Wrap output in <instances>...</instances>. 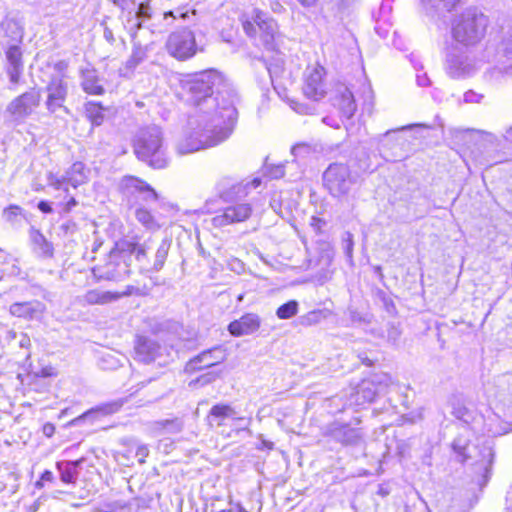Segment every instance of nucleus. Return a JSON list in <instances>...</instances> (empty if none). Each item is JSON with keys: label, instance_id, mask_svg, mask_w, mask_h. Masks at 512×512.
Segmentation results:
<instances>
[{"label": "nucleus", "instance_id": "nucleus-26", "mask_svg": "<svg viewBox=\"0 0 512 512\" xmlns=\"http://www.w3.org/2000/svg\"><path fill=\"white\" fill-rule=\"evenodd\" d=\"M30 239L33 245V250L40 258H52L54 255V247L45 236L36 229H32L30 232Z\"/></svg>", "mask_w": 512, "mask_h": 512}, {"label": "nucleus", "instance_id": "nucleus-22", "mask_svg": "<svg viewBox=\"0 0 512 512\" xmlns=\"http://www.w3.org/2000/svg\"><path fill=\"white\" fill-rule=\"evenodd\" d=\"M45 309L46 307L44 303L38 300H33L13 303L9 308V312L11 315L18 318L37 320L41 318Z\"/></svg>", "mask_w": 512, "mask_h": 512}, {"label": "nucleus", "instance_id": "nucleus-42", "mask_svg": "<svg viewBox=\"0 0 512 512\" xmlns=\"http://www.w3.org/2000/svg\"><path fill=\"white\" fill-rule=\"evenodd\" d=\"M285 174L284 166L282 164L278 165H268L266 164L264 167V175L271 179H279L283 177Z\"/></svg>", "mask_w": 512, "mask_h": 512}, {"label": "nucleus", "instance_id": "nucleus-49", "mask_svg": "<svg viewBox=\"0 0 512 512\" xmlns=\"http://www.w3.org/2000/svg\"><path fill=\"white\" fill-rule=\"evenodd\" d=\"M484 98L483 94L469 90L464 93V102L466 103H480Z\"/></svg>", "mask_w": 512, "mask_h": 512}, {"label": "nucleus", "instance_id": "nucleus-53", "mask_svg": "<svg viewBox=\"0 0 512 512\" xmlns=\"http://www.w3.org/2000/svg\"><path fill=\"white\" fill-rule=\"evenodd\" d=\"M149 455V449L146 445L138 446L136 450V457L138 458L139 463H144L145 458Z\"/></svg>", "mask_w": 512, "mask_h": 512}, {"label": "nucleus", "instance_id": "nucleus-48", "mask_svg": "<svg viewBox=\"0 0 512 512\" xmlns=\"http://www.w3.org/2000/svg\"><path fill=\"white\" fill-rule=\"evenodd\" d=\"M145 57V51H133L130 59L127 61L129 68L136 67Z\"/></svg>", "mask_w": 512, "mask_h": 512}, {"label": "nucleus", "instance_id": "nucleus-57", "mask_svg": "<svg viewBox=\"0 0 512 512\" xmlns=\"http://www.w3.org/2000/svg\"><path fill=\"white\" fill-rule=\"evenodd\" d=\"M416 81L418 86L420 87H426L430 85V79L428 78L427 74H418L416 77Z\"/></svg>", "mask_w": 512, "mask_h": 512}, {"label": "nucleus", "instance_id": "nucleus-28", "mask_svg": "<svg viewBox=\"0 0 512 512\" xmlns=\"http://www.w3.org/2000/svg\"><path fill=\"white\" fill-rule=\"evenodd\" d=\"M81 86L88 94L102 95L104 88L99 84V78L95 69L87 68L81 71Z\"/></svg>", "mask_w": 512, "mask_h": 512}, {"label": "nucleus", "instance_id": "nucleus-18", "mask_svg": "<svg viewBox=\"0 0 512 512\" xmlns=\"http://www.w3.org/2000/svg\"><path fill=\"white\" fill-rule=\"evenodd\" d=\"M227 419H232L239 424L245 422V427L243 429H246L251 423V418L246 419L245 417L238 416L234 407L224 403L213 405L207 415V421L210 426L215 425L220 427L224 425Z\"/></svg>", "mask_w": 512, "mask_h": 512}, {"label": "nucleus", "instance_id": "nucleus-60", "mask_svg": "<svg viewBox=\"0 0 512 512\" xmlns=\"http://www.w3.org/2000/svg\"><path fill=\"white\" fill-rule=\"evenodd\" d=\"M77 204L78 202L76 199L74 197H70V199L63 206V212H70Z\"/></svg>", "mask_w": 512, "mask_h": 512}, {"label": "nucleus", "instance_id": "nucleus-2", "mask_svg": "<svg viewBox=\"0 0 512 512\" xmlns=\"http://www.w3.org/2000/svg\"><path fill=\"white\" fill-rule=\"evenodd\" d=\"M152 239L138 243L134 238H122L115 242L106 262L93 269L94 274L105 280L119 281L130 274L133 260L138 268L147 265V251L151 248Z\"/></svg>", "mask_w": 512, "mask_h": 512}, {"label": "nucleus", "instance_id": "nucleus-50", "mask_svg": "<svg viewBox=\"0 0 512 512\" xmlns=\"http://www.w3.org/2000/svg\"><path fill=\"white\" fill-rule=\"evenodd\" d=\"M50 185L57 190H64L68 192V186H70L66 180V175L61 178L50 179Z\"/></svg>", "mask_w": 512, "mask_h": 512}, {"label": "nucleus", "instance_id": "nucleus-59", "mask_svg": "<svg viewBox=\"0 0 512 512\" xmlns=\"http://www.w3.org/2000/svg\"><path fill=\"white\" fill-rule=\"evenodd\" d=\"M41 480H44V482L54 483L55 482V476L52 471L45 470L41 475Z\"/></svg>", "mask_w": 512, "mask_h": 512}, {"label": "nucleus", "instance_id": "nucleus-63", "mask_svg": "<svg viewBox=\"0 0 512 512\" xmlns=\"http://www.w3.org/2000/svg\"><path fill=\"white\" fill-rule=\"evenodd\" d=\"M383 302H384V305H385V308L387 310V312L389 313H392L395 311V305L393 303V301L390 299V298H384L383 299Z\"/></svg>", "mask_w": 512, "mask_h": 512}, {"label": "nucleus", "instance_id": "nucleus-19", "mask_svg": "<svg viewBox=\"0 0 512 512\" xmlns=\"http://www.w3.org/2000/svg\"><path fill=\"white\" fill-rule=\"evenodd\" d=\"M261 326V318L255 313H246L239 319L229 323L228 331L234 337H241L255 333Z\"/></svg>", "mask_w": 512, "mask_h": 512}, {"label": "nucleus", "instance_id": "nucleus-14", "mask_svg": "<svg viewBox=\"0 0 512 512\" xmlns=\"http://www.w3.org/2000/svg\"><path fill=\"white\" fill-rule=\"evenodd\" d=\"M226 359V352L221 346H215L211 349L205 350L190 359L185 370L188 373H193L206 368L214 367L222 363Z\"/></svg>", "mask_w": 512, "mask_h": 512}, {"label": "nucleus", "instance_id": "nucleus-32", "mask_svg": "<svg viewBox=\"0 0 512 512\" xmlns=\"http://www.w3.org/2000/svg\"><path fill=\"white\" fill-rule=\"evenodd\" d=\"M153 429L158 432L175 434L182 431L183 422L179 418L159 420L153 423Z\"/></svg>", "mask_w": 512, "mask_h": 512}, {"label": "nucleus", "instance_id": "nucleus-7", "mask_svg": "<svg viewBox=\"0 0 512 512\" xmlns=\"http://www.w3.org/2000/svg\"><path fill=\"white\" fill-rule=\"evenodd\" d=\"M247 36L253 38L255 44L268 51H276L282 41L277 22L266 13L255 10L253 21L245 20L242 23Z\"/></svg>", "mask_w": 512, "mask_h": 512}, {"label": "nucleus", "instance_id": "nucleus-46", "mask_svg": "<svg viewBox=\"0 0 512 512\" xmlns=\"http://www.w3.org/2000/svg\"><path fill=\"white\" fill-rule=\"evenodd\" d=\"M353 235L350 232H345L343 237V249L348 258H352V252H353Z\"/></svg>", "mask_w": 512, "mask_h": 512}, {"label": "nucleus", "instance_id": "nucleus-12", "mask_svg": "<svg viewBox=\"0 0 512 512\" xmlns=\"http://www.w3.org/2000/svg\"><path fill=\"white\" fill-rule=\"evenodd\" d=\"M40 99V90L35 88L30 89L12 100L7 106V112H9L15 120H24L39 106Z\"/></svg>", "mask_w": 512, "mask_h": 512}, {"label": "nucleus", "instance_id": "nucleus-5", "mask_svg": "<svg viewBox=\"0 0 512 512\" xmlns=\"http://www.w3.org/2000/svg\"><path fill=\"white\" fill-rule=\"evenodd\" d=\"M489 18L479 9L472 7L464 10L452 23V37L456 44L474 46L485 36Z\"/></svg>", "mask_w": 512, "mask_h": 512}, {"label": "nucleus", "instance_id": "nucleus-34", "mask_svg": "<svg viewBox=\"0 0 512 512\" xmlns=\"http://www.w3.org/2000/svg\"><path fill=\"white\" fill-rule=\"evenodd\" d=\"M135 217L145 228L149 230H156L160 228V224L156 218L146 208H137L135 211Z\"/></svg>", "mask_w": 512, "mask_h": 512}, {"label": "nucleus", "instance_id": "nucleus-33", "mask_svg": "<svg viewBox=\"0 0 512 512\" xmlns=\"http://www.w3.org/2000/svg\"><path fill=\"white\" fill-rule=\"evenodd\" d=\"M104 108L100 103L88 102L85 104V113L93 126H99L104 121Z\"/></svg>", "mask_w": 512, "mask_h": 512}, {"label": "nucleus", "instance_id": "nucleus-56", "mask_svg": "<svg viewBox=\"0 0 512 512\" xmlns=\"http://www.w3.org/2000/svg\"><path fill=\"white\" fill-rule=\"evenodd\" d=\"M38 209L42 212V213H45V214H49V213H52L53 209L51 207V204L48 202V201H45V200H41L38 205H37Z\"/></svg>", "mask_w": 512, "mask_h": 512}, {"label": "nucleus", "instance_id": "nucleus-51", "mask_svg": "<svg viewBox=\"0 0 512 512\" xmlns=\"http://www.w3.org/2000/svg\"><path fill=\"white\" fill-rule=\"evenodd\" d=\"M121 406H122V402L115 401V402H111V403H107V404L103 405L102 407L99 408V410L102 411L104 414H113V413L119 411Z\"/></svg>", "mask_w": 512, "mask_h": 512}, {"label": "nucleus", "instance_id": "nucleus-16", "mask_svg": "<svg viewBox=\"0 0 512 512\" xmlns=\"http://www.w3.org/2000/svg\"><path fill=\"white\" fill-rule=\"evenodd\" d=\"M326 435L343 445H358L364 438L361 428H353L339 422L329 424L326 428Z\"/></svg>", "mask_w": 512, "mask_h": 512}, {"label": "nucleus", "instance_id": "nucleus-54", "mask_svg": "<svg viewBox=\"0 0 512 512\" xmlns=\"http://www.w3.org/2000/svg\"><path fill=\"white\" fill-rule=\"evenodd\" d=\"M309 147L306 144H297L292 147L291 152L294 156H300L302 153H307Z\"/></svg>", "mask_w": 512, "mask_h": 512}, {"label": "nucleus", "instance_id": "nucleus-55", "mask_svg": "<svg viewBox=\"0 0 512 512\" xmlns=\"http://www.w3.org/2000/svg\"><path fill=\"white\" fill-rule=\"evenodd\" d=\"M304 9L316 8L320 0H296Z\"/></svg>", "mask_w": 512, "mask_h": 512}, {"label": "nucleus", "instance_id": "nucleus-25", "mask_svg": "<svg viewBox=\"0 0 512 512\" xmlns=\"http://www.w3.org/2000/svg\"><path fill=\"white\" fill-rule=\"evenodd\" d=\"M170 248L171 240L167 238L163 239L156 249L153 263L150 264L149 258L147 257V266L145 268H139V270L141 272H159L162 270Z\"/></svg>", "mask_w": 512, "mask_h": 512}, {"label": "nucleus", "instance_id": "nucleus-15", "mask_svg": "<svg viewBox=\"0 0 512 512\" xmlns=\"http://www.w3.org/2000/svg\"><path fill=\"white\" fill-rule=\"evenodd\" d=\"M393 384L392 378L386 373L374 374L368 379L361 381L357 387L359 393H362L366 401L373 402L375 398L387 392L388 388Z\"/></svg>", "mask_w": 512, "mask_h": 512}, {"label": "nucleus", "instance_id": "nucleus-24", "mask_svg": "<svg viewBox=\"0 0 512 512\" xmlns=\"http://www.w3.org/2000/svg\"><path fill=\"white\" fill-rule=\"evenodd\" d=\"M503 54L499 53L498 64L494 67L487 69L484 74V80L490 84L502 82L506 76L512 77V70L510 71L506 66L512 64V61H507Z\"/></svg>", "mask_w": 512, "mask_h": 512}, {"label": "nucleus", "instance_id": "nucleus-1", "mask_svg": "<svg viewBox=\"0 0 512 512\" xmlns=\"http://www.w3.org/2000/svg\"><path fill=\"white\" fill-rule=\"evenodd\" d=\"M187 101L195 107L192 134L178 145L180 154L216 146L232 134L237 120V93L217 70L191 75L183 82Z\"/></svg>", "mask_w": 512, "mask_h": 512}, {"label": "nucleus", "instance_id": "nucleus-31", "mask_svg": "<svg viewBox=\"0 0 512 512\" xmlns=\"http://www.w3.org/2000/svg\"><path fill=\"white\" fill-rule=\"evenodd\" d=\"M181 20L183 23L191 24L196 22V11L187 6L178 7L164 13V19Z\"/></svg>", "mask_w": 512, "mask_h": 512}, {"label": "nucleus", "instance_id": "nucleus-58", "mask_svg": "<svg viewBox=\"0 0 512 512\" xmlns=\"http://www.w3.org/2000/svg\"><path fill=\"white\" fill-rule=\"evenodd\" d=\"M259 439L261 441V444L260 446H258V449H267V450H272L274 448V443L269 441V440H266L263 435H259Z\"/></svg>", "mask_w": 512, "mask_h": 512}, {"label": "nucleus", "instance_id": "nucleus-37", "mask_svg": "<svg viewBox=\"0 0 512 512\" xmlns=\"http://www.w3.org/2000/svg\"><path fill=\"white\" fill-rule=\"evenodd\" d=\"M298 302L296 300H290L283 305H281L277 311L276 315L279 319H290L295 316L298 312Z\"/></svg>", "mask_w": 512, "mask_h": 512}, {"label": "nucleus", "instance_id": "nucleus-38", "mask_svg": "<svg viewBox=\"0 0 512 512\" xmlns=\"http://www.w3.org/2000/svg\"><path fill=\"white\" fill-rule=\"evenodd\" d=\"M325 318L322 310H313L299 317V323L302 326H312L321 322Z\"/></svg>", "mask_w": 512, "mask_h": 512}, {"label": "nucleus", "instance_id": "nucleus-62", "mask_svg": "<svg viewBox=\"0 0 512 512\" xmlns=\"http://www.w3.org/2000/svg\"><path fill=\"white\" fill-rule=\"evenodd\" d=\"M258 61L262 64V66L266 69L267 73L269 74L270 78H273V74L275 73V68L272 67V65L268 64L266 60L258 59Z\"/></svg>", "mask_w": 512, "mask_h": 512}, {"label": "nucleus", "instance_id": "nucleus-13", "mask_svg": "<svg viewBox=\"0 0 512 512\" xmlns=\"http://www.w3.org/2000/svg\"><path fill=\"white\" fill-rule=\"evenodd\" d=\"M47 92L46 108L50 113H55L58 109L64 108V102L68 95V83L62 76L54 75L51 77L47 86L45 87Z\"/></svg>", "mask_w": 512, "mask_h": 512}, {"label": "nucleus", "instance_id": "nucleus-43", "mask_svg": "<svg viewBox=\"0 0 512 512\" xmlns=\"http://www.w3.org/2000/svg\"><path fill=\"white\" fill-rule=\"evenodd\" d=\"M158 197V193L148 183H146L137 199L146 203H151L157 201Z\"/></svg>", "mask_w": 512, "mask_h": 512}, {"label": "nucleus", "instance_id": "nucleus-36", "mask_svg": "<svg viewBox=\"0 0 512 512\" xmlns=\"http://www.w3.org/2000/svg\"><path fill=\"white\" fill-rule=\"evenodd\" d=\"M5 339L8 342L16 341L17 345L20 348L27 350V357H29V355H30L29 349L31 347V340H30V337L27 334H25V333H17L14 330H8L6 332Z\"/></svg>", "mask_w": 512, "mask_h": 512}, {"label": "nucleus", "instance_id": "nucleus-3", "mask_svg": "<svg viewBox=\"0 0 512 512\" xmlns=\"http://www.w3.org/2000/svg\"><path fill=\"white\" fill-rule=\"evenodd\" d=\"M136 157L154 169L166 168L169 164L163 133L158 126L141 129L134 142Z\"/></svg>", "mask_w": 512, "mask_h": 512}, {"label": "nucleus", "instance_id": "nucleus-41", "mask_svg": "<svg viewBox=\"0 0 512 512\" xmlns=\"http://www.w3.org/2000/svg\"><path fill=\"white\" fill-rule=\"evenodd\" d=\"M452 414L459 420L468 425L473 420V413L464 406L453 407Z\"/></svg>", "mask_w": 512, "mask_h": 512}, {"label": "nucleus", "instance_id": "nucleus-6", "mask_svg": "<svg viewBox=\"0 0 512 512\" xmlns=\"http://www.w3.org/2000/svg\"><path fill=\"white\" fill-rule=\"evenodd\" d=\"M470 436V430L464 427V432L453 440L451 446L456 459L461 463L471 461L472 465L478 466L487 474L494 459L493 448L488 442H480L479 439H477V443H472Z\"/></svg>", "mask_w": 512, "mask_h": 512}, {"label": "nucleus", "instance_id": "nucleus-23", "mask_svg": "<svg viewBox=\"0 0 512 512\" xmlns=\"http://www.w3.org/2000/svg\"><path fill=\"white\" fill-rule=\"evenodd\" d=\"M85 462V458L81 457L77 460H60L55 464L59 478L64 484H76L79 477V469Z\"/></svg>", "mask_w": 512, "mask_h": 512}, {"label": "nucleus", "instance_id": "nucleus-27", "mask_svg": "<svg viewBox=\"0 0 512 512\" xmlns=\"http://www.w3.org/2000/svg\"><path fill=\"white\" fill-rule=\"evenodd\" d=\"M146 183L136 176L125 175L119 182V190L125 197L137 199Z\"/></svg>", "mask_w": 512, "mask_h": 512}, {"label": "nucleus", "instance_id": "nucleus-20", "mask_svg": "<svg viewBox=\"0 0 512 512\" xmlns=\"http://www.w3.org/2000/svg\"><path fill=\"white\" fill-rule=\"evenodd\" d=\"M5 55L8 62L6 71L9 80L12 84H18L24 70L22 50L17 44H10L7 46Z\"/></svg>", "mask_w": 512, "mask_h": 512}, {"label": "nucleus", "instance_id": "nucleus-61", "mask_svg": "<svg viewBox=\"0 0 512 512\" xmlns=\"http://www.w3.org/2000/svg\"><path fill=\"white\" fill-rule=\"evenodd\" d=\"M43 433L47 437H52L55 433V426L52 423H46L43 426Z\"/></svg>", "mask_w": 512, "mask_h": 512}, {"label": "nucleus", "instance_id": "nucleus-47", "mask_svg": "<svg viewBox=\"0 0 512 512\" xmlns=\"http://www.w3.org/2000/svg\"><path fill=\"white\" fill-rule=\"evenodd\" d=\"M220 375V372L210 371L198 377L196 382L200 385H206L215 381Z\"/></svg>", "mask_w": 512, "mask_h": 512}, {"label": "nucleus", "instance_id": "nucleus-44", "mask_svg": "<svg viewBox=\"0 0 512 512\" xmlns=\"http://www.w3.org/2000/svg\"><path fill=\"white\" fill-rule=\"evenodd\" d=\"M402 334V330L400 329L398 324L395 323H389L387 327V340L392 343L396 344L398 340L400 339Z\"/></svg>", "mask_w": 512, "mask_h": 512}, {"label": "nucleus", "instance_id": "nucleus-10", "mask_svg": "<svg viewBox=\"0 0 512 512\" xmlns=\"http://www.w3.org/2000/svg\"><path fill=\"white\" fill-rule=\"evenodd\" d=\"M166 48L172 57L181 61L193 57L198 50L195 35L189 29L171 33L168 37Z\"/></svg>", "mask_w": 512, "mask_h": 512}, {"label": "nucleus", "instance_id": "nucleus-40", "mask_svg": "<svg viewBox=\"0 0 512 512\" xmlns=\"http://www.w3.org/2000/svg\"><path fill=\"white\" fill-rule=\"evenodd\" d=\"M347 401L349 406H363L365 404H369V401H366L365 396L362 393H359L357 386L351 389V393L349 394Z\"/></svg>", "mask_w": 512, "mask_h": 512}, {"label": "nucleus", "instance_id": "nucleus-4", "mask_svg": "<svg viewBox=\"0 0 512 512\" xmlns=\"http://www.w3.org/2000/svg\"><path fill=\"white\" fill-rule=\"evenodd\" d=\"M246 196L247 188L242 183L234 184L230 188L221 191V199L229 204L211 219L212 225L216 228H222L249 219L253 211L252 206L250 203L241 202Z\"/></svg>", "mask_w": 512, "mask_h": 512}, {"label": "nucleus", "instance_id": "nucleus-9", "mask_svg": "<svg viewBox=\"0 0 512 512\" xmlns=\"http://www.w3.org/2000/svg\"><path fill=\"white\" fill-rule=\"evenodd\" d=\"M324 186L334 197H340L347 194L354 180L351 176L350 169L342 163H333L328 166L323 174Z\"/></svg>", "mask_w": 512, "mask_h": 512}, {"label": "nucleus", "instance_id": "nucleus-21", "mask_svg": "<svg viewBox=\"0 0 512 512\" xmlns=\"http://www.w3.org/2000/svg\"><path fill=\"white\" fill-rule=\"evenodd\" d=\"M333 105L340 111L342 117L352 118L357 105L351 90L345 85H338L333 97Z\"/></svg>", "mask_w": 512, "mask_h": 512}, {"label": "nucleus", "instance_id": "nucleus-35", "mask_svg": "<svg viewBox=\"0 0 512 512\" xmlns=\"http://www.w3.org/2000/svg\"><path fill=\"white\" fill-rule=\"evenodd\" d=\"M2 217L7 223L15 226L24 218L23 209L18 205H10L3 210Z\"/></svg>", "mask_w": 512, "mask_h": 512}, {"label": "nucleus", "instance_id": "nucleus-64", "mask_svg": "<svg viewBox=\"0 0 512 512\" xmlns=\"http://www.w3.org/2000/svg\"><path fill=\"white\" fill-rule=\"evenodd\" d=\"M506 511L512 512V489H510L506 495Z\"/></svg>", "mask_w": 512, "mask_h": 512}, {"label": "nucleus", "instance_id": "nucleus-52", "mask_svg": "<svg viewBox=\"0 0 512 512\" xmlns=\"http://www.w3.org/2000/svg\"><path fill=\"white\" fill-rule=\"evenodd\" d=\"M77 229V225L72 220H66L60 225V230L65 234H73Z\"/></svg>", "mask_w": 512, "mask_h": 512}, {"label": "nucleus", "instance_id": "nucleus-29", "mask_svg": "<svg viewBox=\"0 0 512 512\" xmlns=\"http://www.w3.org/2000/svg\"><path fill=\"white\" fill-rule=\"evenodd\" d=\"M118 297L117 294H113L112 292L94 289L87 291L83 299L85 303L89 305H103L118 299Z\"/></svg>", "mask_w": 512, "mask_h": 512}, {"label": "nucleus", "instance_id": "nucleus-17", "mask_svg": "<svg viewBox=\"0 0 512 512\" xmlns=\"http://www.w3.org/2000/svg\"><path fill=\"white\" fill-rule=\"evenodd\" d=\"M324 74L325 70L321 66L307 69L303 85V93L307 98L318 101L324 97L326 93L323 82Z\"/></svg>", "mask_w": 512, "mask_h": 512}, {"label": "nucleus", "instance_id": "nucleus-45", "mask_svg": "<svg viewBox=\"0 0 512 512\" xmlns=\"http://www.w3.org/2000/svg\"><path fill=\"white\" fill-rule=\"evenodd\" d=\"M136 17L138 20H146L151 17V7L149 6L148 2L139 3Z\"/></svg>", "mask_w": 512, "mask_h": 512}, {"label": "nucleus", "instance_id": "nucleus-8", "mask_svg": "<svg viewBox=\"0 0 512 512\" xmlns=\"http://www.w3.org/2000/svg\"><path fill=\"white\" fill-rule=\"evenodd\" d=\"M479 69L473 53L466 46L452 44L445 52L444 70L452 79L472 77Z\"/></svg>", "mask_w": 512, "mask_h": 512}, {"label": "nucleus", "instance_id": "nucleus-11", "mask_svg": "<svg viewBox=\"0 0 512 512\" xmlns=\"http://www.w3.org/2000/svg\"><path fill=\"white\" fill-rule=\"evenodd\" d=\"M134 350L136 358L143 363H151L154 361H158L159 365L168 363L169 355H164L167 348L161 346L157 341L149 337L138 336Z\"/></svg>", "mask_w": 512, "mask_h": 512}, {"label": "nucleus", "instance_id": "nucleus-39", "mask_svg": "<svg viewBox=\"0 0 512 512\" xmlns=\"http://www.w3.org/2000/svg\"><path fill=\"white\" fill-rule=\"evenodd\" d=\"M425 5H429L432 8L443 9L451 11L456 7L459 0H421Z\"/></svg>", "mask_w": 512, "mask_h": 512}, {"label": "nucleus", "instance_id": "nucleus-30", "mask_svg": "<svg viewBox=\"0 0 512 512\" xmlns=\"http://www.w3.org/2000/svg\"><path fill=\"white\" fill-rule=\"evenodd\" d=\"M85 166L82 162H75L65 173L70 186L77 188L86 181Z\"/></svg>", "mask_w": 512, "mask_h": 512}]
</instances>
